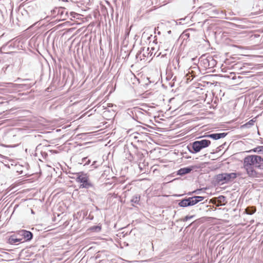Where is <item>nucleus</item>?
<instances>
[{
	"label": "nucleus",
	"instance_id": "nucleus-36",
	"mask_svg": "<svg viewBox=\"0 0 263 263\" xmlns=\"http://www.w3.org/2000/svg\"><path fill=\"white\" fill-rule=\"evenodd\" d=\"M194 68H195V69H198V67H196V66H195V67H194Z\"/></svg>",
	"mask_w": 263,
	"mask_h": 263
},
{
	"label": "nucleus",
	"instance_id": "nucleus-27",
	"mask_svg": "<svg viewBox=\"0 0 263 263\" xmlns=\"http://www.w3.org/2000/svg\"><path fill=\"white\" fill-rule=\"evenodd\" d=\"M202 190V189H197L195 191H193V192L195 193V194H200V192Z\"/></svg>",
	"mask_w": 263,
	"mask_h": 263
},
{
	"label": "nucleus",
	"instance_id": "nucleus-15",
	"mask_svg": "<svg viewBox=\"0 0 263 263\" xmlns=\"http://www.w3.org/2000/svg\"><path fill=\"white\" fill-rule=\"evenodd\" d=\"M172 63H173V65L174 66V69L176 71H178L180 68L179 58L178 57L174 58L172 61Z\"/></svg>",
	"mask_w": 263,
	"mask_h": 263
},
{
	"label": "nucleus",
	"instance_id": "nucleus-37",
	"mask_svg": "<svg viewBox=\"0 0 263 263\" xmlns=\"http://www.w3.org/2000/svg\"><path fill=\"white\" fill-rule=\"evenodd\" d=\"M167 33H168V34H170V33H171V30L168 31L167 32Z\"/></svg>",
	"mask_w": 263,
	"mask_h": 263
},
{
	"label": "nucleus",
	"instance_id": "nucleus-24",
	"mask_svg": "<svg viewBox=\"0 0 263 263\" xmlns=\"http://www.w3.org/2000/svg\"><path fill=\"white\" fill-rule=\"evenodd\" d=\"M99 165H100V164L98 163V161H94L92 162V164H91V166L92 167L94 168H97Z\"/></svg>",
	"mask_w": 263,
	"mask_h": 263
},
{
	"label": "nucleus",
	"instance_id": "nucleus-14",
	"mask_svg": "<svg viewBox=\"0 0 263 263\" xmlns=\"http://www.w3.org/2000/svg\"><path fill=\"white\" fill-rule=\"evenodd\" d=\"M241 175V174L240 173H226L228 183L233 181L237 177L240 176Z\"/></svg>",
	"mask_w": 263,
	"mask_h": 263
},
{
	"label": "nucleus",
	"instance_id": "nucleus-26",
	"mask_svg": "<svg viewBox=\"0 0 263 263\" xmlns=\"http://www.w3.org/2000/svg\"><path fill=\"white\" fill-rule=\"evenodd\" d=\"M194 217H195L194 215L186 216L182 220H183V221H187L189 219H192Z\"/></svg>",
	"mask_w": 263,
	"mask_h": 263
},
{
	"label": "nucleus",
	"instance_id": "nucleus-3",
	"mask_svg": "<svg viewBox=\"0 0 263 263\" xmlns=\"http://www.w3.org/2000/svg\"><path fill=\"white\" fill-rule=\"evenodd\" d=\"M191 60L195 64L200 62V65L206 69L213 68L217 64L216 61L212 56L206 57L204 54L201 55L199 59L194 58Z\"/></svg>",
	"mask_w": 263,
	"mask_h": 263
},
{
	"label": "nucleus",
	"instance_id": "nucleus-1",
	"mask_svg": "<svg viewBox=\"0 0 263 263\" xmlns=\"http://www.w3.org/2000/svg\"><path fill=\"white\" fill-rule=\"evenodd\" d=\"M243 166L249 177H259L260 173L256 172L255 168L263 170V158L258 155L247 156L243 159Z\"/></svg>",
	"mask_w": 263,
	"mask_h": 263
},
{
	"label": "nucleus",
	"instance_id": "nucleus-29",
	"mask_svg": "<svg viewBox=\"0 0 263 263\" xmlns=\"http://www.w3.org/2000/svg\"><path fill=\"white\" fill-rule=\"evenodd\" d=\"M219 198L220 199H221V200H223V199H225V197L223 196H220L219 197Z\"/></svg>",
	"mask_w": 263,
	"mask_h": 263
},
{
	"label": "nucleus",
	"instance_id": "nucleus-23",
	"mask_svg": "<svg viewBox=\"0 0 263 263\" xmlns=\"http://www.w3.org/2000/svg\"><path fill=\"white\" fill-rule=\"evenodd\" d=\"M176 77L175 76L174 78H173V80L172 82H170L168 83V85L171 87H173L175 86V82L174 81H176Z\"/></svg>",
	"mask_w": 263,
	"mask_h": 263
},
{
	"label": "nucleus",
	"instance_id": "nucleus-28",
	"mask_svg": "<svg viewBox=\"0 0 263 263\" xmlns=\"http://www.w3.org/2000/svg\"><path fill=\"white\" fill-rule=\"evenodd\" d=\"M76 15H78V14H77L75 12H70V16L72 17H76Z\"/></svg>",
	"mask_w": 263,
	"mask_h": 263
},
{
	"label": "nucleus",
	"instance_id": "nucleus-35",
	"mask_svg": "<svg viewBox=\"0 0 263 263\" xmlns=\"http://www.w3.org/2000/svg\"><path fill=\"white\" fill-rule=\"evenodd\" d=\"M63 17H65V20H66L67 16H65V14H64V15H63Z\"/></svg>",
	"mask_w": 263,
	"mask_h": 263
},
{
	"label": "nucleus",
	"instance_id": "nucleus-17",
	"mask_svg": "<svg viewBox=\"0 0 263 263\" xmlns=\"http://www.w3.org/2000/svg\"><path fill=\"white\" fill-rule=\"evenodd\" d=\"M256 212V208L255 206H248L245 210V212L248 215H252Z\"/></svg>",
	"mask_w": 263,
	"mask_h": 263
},
{
	"label": "nucleus",
	"instance_id": "nucleus-9",
	"mask_svg": "<svg viewBox=\"0 0 263 263\" xmlns=\"http://www.w3.org/2000/svg\"><path fill=\"white\" fill-rule=\"evenodd\" d=\"M149 48H141L136 54V58L138 61L146 60L149 57H151L153 53L148 52Z\"/></svg>",
	"mask_w": 263,
	"mask_h": 263
},
{
	"label": "nucleus",
	"instance_id": "nucleus-31",
	"mask_svg": "<svg viewBox=\"0 0 263 263\" xmlns=\"http://www.w3.org/2000/svg\"><path fill=\"white\" fill-rule=\"evenodd\" d=\"M41 154H42L43 155H44V156H45V157H46V156H47V153H46L45 152H41Z\"/></svg>",
	"mask_w": 263,
	"mask_h": 263
},
{
	"label": "nucleus",
	"instance_id": "nucleus-16",
	"mask_svg": "<svg viewBox=\"0 0 263 263\" xmlns=\"http://www.w3.org/2000/svg\"><path fill=\"white\" fill-rule=\"evenodd\" d=\"M140 195L138 194L135 195L133 196L130 200L132 203H134L137 204H140Z\"/></svg>",
	"mask_w": 263,
	"mask_h": 263
},
{
	"label": "nucleus",
	"instance_id": "nucleus-33",
	"mask_svg": "<svg viewBox=\"0 0 263 263\" xmlns=\"http://www.w3.org/2000/svg\"><path fill=\"white\" fill-rule=\"evenodd\" d=\"M164 50L167 51V50H168V47H167V48L164 47Z\"/></svg>",
	"mask_w": 263,
	"mask_h": 263
},
{
	"label": "nucleus",
	"instance_id": "nucleus-6",
	"mask_svg": "<svg viewBox=\"0 0 263 263\" xmlns=\"http://www.w3.org/2000/svg\"><path fill=\"white\" fill-rule=\"evenodd\" d=\"M204 199V197L195 196L191 197L185 198L178 200V205L180 207L186 208L194 205L198 202L202 201Z\"/></svg>",
	"mask_w": 263,
	"mask_h": 263
},
{
	"label": "nucleus",
	"instance_id": "nucleus-34",
	"mask_svg": "<svg viewBox=\"0 0 263 263\" xmlns=\"http://www.w3.org/2000/svg\"><path fill=\"white\" fill-rule=\"evenodd\" d=\"M161 45H160V46L161 47V48H163V45L162 44V43H160Z\"/></svg>",
	"mask_w": 263,
	"mask_h": 263
},
{
	"label": "nucleus",
	"instance_id": "nucleus-2",
	"mask_svg": "<svg viewBox=\"0 0 263 263\" xmlns=\"http://www.w3.org/2000/svg\"><path fill=\"white\" fill-rule=\"evenodd\" d=\"M211 144V141L206 139L195 141L187 146L189 151L192 154H196L203 148L208 147Z\"/></svg>",
	"mask_w": 263,
	"mask_h": 263
},
{
	"label": "nucleus",
	"instance_id": "nucleus-21",
	"mask_svg": "<svg viewBox=\"0 0 263 263\" xmlns=\"http://www.w3.org/2000/svg\"><path fill=\"white\" fill-rule=\"evenodd\" d=\"M90 163V160L87 157H84L82 160V163H84V165H88Z\"/></svg>",
	"mask_w": 263,
	"mask_h": 263
},
{
	"label": "nucleus",
	"instance_id": "nucleus-10",
	"mask_svg": "<svg viewBox=\"0 0 263 263\" xmlns=\"http://www.w3.org/2000/svg\"><path fill=\"white\" fill-rule=\"evenodd\" d=\"M7 242L10 245H18L22 243L21 239L19 238L16 233H14L9 237Z\"/></svg>",
	"mask_w": 263,
	"mask_h": 263
},
{
	"label": "nucleus",
	"instance_id": "nucleus-39",
	"mask_svg": "<svg viewBox=\"0 0 263 263\" xmlns=\"http://www.w3.org/2000/svg\"><path fill=\"white\" fill-rule=\"evenodd\" d=\"M31 213H34V212H33V210H31Z\"/></svg>",
	"mask_w": 263,
	"mask_h": 263
},
{
	"label": "nucleus",
	"instance_id": "nucleus-7",
	"mask_svg": "<svg viewBox=\"0 0 263 263\" xmlns=\"http://www.w3.org/2000/svg\"><path fill=\"white\" fill-rule=\"evenodd\" d=\"M16 233L19 238L21 239L22 243L30 241L33 237V235L32 232L26 230H21L17 231Z\"/></svg>",
	"mask_w": 263,
	"mask_h": 263
},
{
	"label": "nucleus",
	"instance_id": "nucleus-8",
	"mask_svg": "<svg viewBox=\"0 0 263 263\" xmlns=\"http://www.w3.org/2000/svg\"><path fill=\"white\" fill-rule=\"evenodd\" d=\"M51 15L52 17H58V19L60 20H65V17H63V15L64 14L65 16L68 15V12L65 8L63 7L55 8L54 9L51 11Z\"/></svg>",
	"mask_w": 263,
	"mask_h": 263
},
{
	"label": "nucleus",
	"instance_id": "nucleus-38",
	"mask_svg": "<svg viewBox=\"0 0 263 263\" xmlns=\"http://www.w3.org/2000/svg\"><path fill=\"white\" fill-rule=\"evenodd\" d=\"M32 86V85H29V87H31Z\"/></svg>",
	"mask_w": 263,
	"mask_h": 263
},
{
	"label": "nucleus",
	"instance_id": "nucleus-22",
	"mask_svg": "<svg viewBox=\"0 0 263 263\" xmlns=\"http://www.w3.org/2000/svg\"><path fill=\"white\" fill-rule=\"evenodd\" d=\"M254 121L253 120H250L248 122L246 123L244 125H243L242 127H250L251 126L253 125Z\"/></svg>",
	"mask_w": 263,
	"mask_h": 263
},
{
	"label": "nucleus",
	"instance_id": "nucleus-13",
	"mask_svg": "<svg viewBox=\"0 0 263 263\" xmlns=\"http://www.w3.org/2000/svg\"><path fill=\"white\" fill-rule=\"evenodd\" d=\"M194 166H191L181 168L177 171V175L182 176L190 173L195 168Z\"/></svg>",
	"mask_w": 263,
	"mask_h": 263
},
{
	"label": "nucleus",
	"instance_id": "nucleus-30",
	"mask_svg": "<svg viewBox=\"0 0 263 263\" xmlns=\"http://www.w3.org/2000/svg\"><path fill=\"white\" fill-rule=\"evenodd\" d=\"M219 198L220 199H221V200H223V199H225V197L223 196H220L219 197Z\"/></svg>",
	"mask_w": 263,
	"mask_h": 263
},
{
	"label": "nucleus",
	"instance_id": "nucleus-19",
	"mask_svg": "<svg viewBox=\"0 0 263 263\" xmlns=\"http://www.w3.org/2000/svg\"><path fill=\"white\" fill-rule=\"evenodd\" d=\"M250 152L263 153V146H258L250 150Z\"/></svg>",
	"mask_w": 263,
	"mask_h": 263
},
{
	"label": "nucleus",
	"instance_id": "nucleus-32",
	"mask_svg": "<svg viewBox=\"0 0 263 263\" xmlns=\"http://www.w3.org/2000/svg\"><path fill=\"white\" fill-rule=\"evenodd\" d=\"M193 193H194V192H193H193H189V193H187V194L188 195H192V194H193Z\"/></svg>",
	"mask_w": 263,
	"mask_h": 263
},
{
	"label": "nucleus",
	"instance_id": "nucleus-4",
	"mask_svg": "<svg viewBox=\"0 0 263 263\" xmlns=\"http://www.w3.org/2000/svg\"><path fill=\"white\" fill-rule=\"evenodd\" d=\"M128 114L135 120L141 122L146 118L148 112L145 110L138 107L128 109Z\"/></svg>",
	"mask_w": 263,
	"mask_h": 263
},
{
	"label": "nucleus",
	"instance_id": "nucleus-5",
	"mask_svg": "<svg viewBox=\"0 0 263 263\" xmlns=\"http://www.w3.org/2000/svg\"><path fill=\"white\" fill-rule=\"evenodd\" d=\"M75 178L76 182L81 183L80 188L89 189L93 187V184L89 180L88 175L82 172L77 173Z\"/></svg>",
	"mask_w": 263,
	"mask_h": 263
},
{
	"label": "nucleus",
	"instance_id": "nucleus-18",
	"mask_svg": "<svg viewBox=\"0 0 263 263\" xmlns=\"http://www.w3.org/2000/svg\"><path fill=\"white\" fill-rule=\"evenodd\" d=\"M192 29H189L184 31L181 34L182 38L184 40L187 39L190 37L189 31H192Z\"/></svg>",
	"mask_w": 263,
	"mask_h": 263
},
{
	"label": "nucleus",
	"instance_id": "nucleus-25",
	"mask_svg": "<svg viewBox=\"0 0 263 263\" xmlns=\"http://www.w3.org/2000/svg\"><path fill=\"white\" fill-rule=\"evenodd\" d=\"M141 136V135L140 134H139V133H135V134H134V138L135 139H137L138 141H142V140H140V136Z\"/></svg>",
	"mask_w": 263,
	"mask_h": 263
},
{
	"label": "nucleus",
	"instance_id": "nucleus-20",
	"mask_svg": "<svg viewBox=\"0 0 263 263\" xmlns=\"http://www.w3.org/2000/svg\"><path fill=\"white\" fill-rule=\"evenodd\" d=\"M101 230V226H94L92 227H91L89 228V230L92 232H99Z\"/></svg>",
	"mask_w": 263,
	"mask_h": 263
},
{
	"label": "nucleus",
	"instance_id": "nucleus-11",
	"mask_svg": "<svg viewBox=\"0 0 263 263\" xmlns=\"http://www.w3.org/2000/svg\"><path fill=\"white\" fill-rule=\"evenodd\" d=\"M215 179L216 181L220 184L228 183L226 173H221L216 176Z\"/></svg>",
	"mask_w": 263,
	"mask_h": 263
},
{
	"label": "nucleus",
	"instance_id": "nucleus-12",
	"mask_svg": "<svg viewBox=\"0 0 263 263\" xmlns=\"http://www.w3.org/2000/svg\"><path fill=\"white\" fill-rule=\"evenodd\" d=\"M227 135V133H214V134L207 135L205 136L204 137L210 138L214 140H217L220 139L221 138H224Z\"/></svg>",
	"mask_w": 263,
	"mask_h": 263
}]
</instances>
